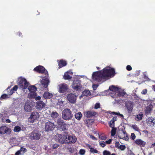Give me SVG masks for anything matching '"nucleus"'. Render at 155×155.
Returning <instances> with one entry per match:
<instances>
[{"mask_svg": "<svg viewBox=\"0 0 155 155\" xmlns=\"http://www.w3.org/2000/svg\"><path fill=\"white\" fill-rule=\"evenodd\" d=\"M115 74L114 68L106 67L102 70L94 72L92 75V78L94 81L100 82L114 77Z\"/></svg>", "mask_w": 155, "mask_h": 155, "instance_id": "1", "label": "nucleus"}, {"mask_svg": "<svg viewBox=\"0 0 155 155\" xmlns=\"http://www.w3.org/2000/svg\"><path fill=\"white\" fill-rule=\"evenodd\" d=\"M72 111L71 110L68 108L65 109L62 112V118L64 120H71L73 117Z\"/></svg>", "mask_w": 155, "mask_h": 155, "instance_id": "2", "label": "nucleus"}, {"mask_svg": "<svg viewBox=\"0 0 155 155\" xmlns=\"http://www.w3.org/2000/svg\"><path fill=\"white\" fill-rule=\"evenodd\" d=\"M55 127L54 123L50 121H48L45 124V131L49 132L53 130Z\"/></svg>", "mask_w": 155, "mask_h": 155, "instance_id": "3", "label": "nucleus"}, {"mask_svg": "<svg viewBox=\"0 0 155 155\" xmlns=\"http://www.w3.org/2000/svg\"><path fill=\"white\" fill-rule=\"evenodd\" d=\"M58 128L61 131H64L66 129L67 125L64 120L61 119H58L57 120Z\"/></svg>", "mask_w": 155, "mask_h": 155, "instance_id": "4", "label": "nucleus"}, {"mask_svg": "<svg viewBox=\"0 0 155 155\" xmlns=\"http://www.w3.org/2000/svg\"><path fill=\"white\" fill-rule=\"evenodd\" d=\"M68 133L65 132L63 134H60L57 135V140L59 143L62 144L66 143L67 137Z\"/></svg>", "mask_w": 155, "mask_h": 155, "instance_id": "5", "label": "nucleus"}, {"mask_svg": "<svg viewBox=\"0 0 155 155\" xmlns=\"http://www.w3.org/2000/svg\"><path fill=\"white\" fill-rule=\"evenodd\" d=\"M18 84L22 90H24L28 87L29 83L24 78H20L19 79Z\"/></svg>", "mask_w": 155, "mask_h": 155, "instance_id": "6", "label": "nucleus"}, {"mask_svg": "<svg viewBox=\"0 0 155 155\" xmlns=\"http://www.w3.org/2000/svg\"><path fill=\"white\" fill-rule=\"evenodd\" d=\"M34 70L40 74H44L45 76H48V72L47 71L43 66L39 65L34 69Z\"/></svg>", "mask_w": 155, "mask_h": 155, "instance_id": "7", "label": "nucleus"}, {"mask_svg": "<svg viewBox=\"0 0 155 155\" xmlns=\"http://www.w3.org/2000/svg\"><path fill=\"white\" fill-rule=\"evenodd\" d=\"M41 134L38 131L35 130L30 134V137L31 139L35 140H38L40 138Z\"/></svg>", "mask_w": 155, "mask_h": 155, "instance_id": "8", "label": "nucleus"}, {"mask_svg": "<svg viewBox=\"0 0 155 155\" xmlns=\"http://www.w3.org/2000/svg\"><path fill=\"white\" fill-rule=\"evenodd\" d=\"M39 114L37 112H33L31 114L30 117L28 119V121L30 123H33L34 121L39 118Z\"/></svg>", "mask_w": 155, "mask_h": 155, "instance_id": "9", "label": "nucleus"}, {"mask_svg": "<svg viewBox=\"0 0 155 155\" xmlns=\"http://www.w3.org/2000/svg\"><path fill=\"white\" fill-rule=\"evenodd\" d=\"M72 87V88L75 90L79 91L81 90L82 86L81 84L80 81L78 80H74Z\"/></svg>", "mask_w": 155, "mask_h": 155, "instance_id": "10", "label": "nucleus"}, {"mask_svg": "<svg viewBox=\"0 0 155 155\" xmlns=\"http://www.w3.org/2000/svg\"><path fill=\"white\" fill-rule=\"evenodd\" d=\"M58 91L60 93H63L66 92L68 89V85L65 83L60 84L58 85Z\"/></svg>", "mask_w": 155, "mask_h": 155, "instance_id": "11", "label": "nucleus"}, {"mask_svg": "<svg viewBox=\"0 0 155 155\" xmlns=\"http://www.w3.org/2000/svg\"><path fill=\"white\" fill-rule=\"evenodd\" d=\"M118 136L120 139H123L126 141L128 140L129 139V137L126 131L123 130H122L118 133Z\"/></svg>", "mask_w": 155, "mask_h": 155, "instance_id": "12", "label": "nucleus"}, {"mask_svg": "<svg viewBox=\"0 0 155 155\" xmlns=\"http://www.w3.org/2000/svg\"><path fill=\"white\" fill-rule=\"evenodd\" d=\"M11 129L8 128L5 126H2L0 127V134H10L11 133Z\"/></svg>", "mask_w": 155, "mask_h": 155, "instance_id": "13", "label": "nucleus"}, {"mask_svg": "<svg viewBox=\"0 0 155 155\" xmlns=\"http://www.w3.org/2000/svg\"><path fill=\"white\" fill-rule=\"evenodd\" d=\"M77 138L75 136H72L68 134L66 143H74L76 141Z\"/></svg>", "mask_w": 155, "mask_h": 155, "instance_id": "14", "label": "nucleus"}, {"mask_svg": "<svg viewBox=\"0 0 155 155\" xmlns=\"http://www.w3.org/2000/svg\"><path fill=\"white\" fill-rule=\"evenodd\" d=\"M76 96L73 94H69L67 96V99L68 101L72 103H74L76 100Z\"/></svg>", "mask_w": 155, "mask_h": 155, "instance_id": "15", "label": "nucleus"}, {"mask_svg": "<svg viewBox=\"0 0 155 155\" xmlns=\"http://www.w3.org/2000/svg\"><path fill=\"white\" fill-rule=\"evenodd\" d=\"M128 113L130 114L132 111L133 109V103L130 101L127 102L125 104Z\"/></svg>", "mask_w": 155, "mask_h": 155, "instance_id": "16", "label": "nucleus"}, {"mask_svg": "<svg viewBox=\"0 0 155 155\" xmlns=\"http://www.w3.org/2000/svg\"><path fill=\"white\" fill-rule=\"evenodd\" d=\"M97 114V113L95 111L88 110L85 111L84 113V115L87 118H90L94 116Z\"/></svg>", "mask_w": 155, "mask_h": 155, "instance_id": "17", "label": "nucleus"}, {"mask_svg": "<svg viewBox=\"0 0 155 155\" xmlns=\"http://www.w3.org/2000/svg\"><path fill=\"white\" fill-rule=\"evenodd\" d=\"M49 82V80L48 78L43 79L41 81V84L45 88L48 87Z\"/></svg>", "mask_w": 155, "mask_h": 155, "instance_id": "18", "label": "nucleus"}, {"mask_svg": "<svg viewBox=\"0 0 155 155\" xmlns=\"http://www.w3.org/2000/svg\"><path fill=\"white\" fill-rule=\"evenodd\" d=\"M45 106V104L41 101H38L36 102V107L37 109H42Z\"/></svg>", "mask_w": 155, "mask_h": 155, "instance_id": "19", "label": "nucleus"}, {"mask_svg": "<svg viewBox=\"0 0 155 155\" xmlns=\"http://www.w3.org/2000/svg\"><path fill=\"white\" fill-rule=\"evenodd\" d=\"M126 94L125 92L124 91H120L118 90L115 93V94L113 95L112 94V97L113 98L120 97H123Z\"/></svg>", "mask_w": 155, "mask_h": 155, "instance_id": "20", "label": "nucleus"}, {"mask_svg": "<svg viewBox=\"0 0 155 155\" xmlns=\"http://www.w3.org/2000/svg\"><path fill=\"white\" fill-rule=\"evenodd\" d=\"M57 62L58 64L59 68H61L66 66L67 64V61L63 59L60 60H58Z\"/></svg>", "mask_w": 155, "mask_h": 155, "instance_id": "21", "label": "nucleus"}, {"mask_svg": "<svg viewBox=\"0 0 155 155\" xmlns=\"http://www.w3.org/2000/svg\"><path fill=\"white\" fill-rule=\"evenodd\" d=\"M109 89L112 91V93H111V96H112V94H113V95L115 94V93L118 90V89L117 87H116L113 85L110 87H109Z\"/></svg>", "mask_w": 155, "mask_h": 155, "instance_id": "22", "label": "nucleus"}, {"mask_svg": "<svg viewBox=\"0 0 155 155\" xmlns=\"http://www.w3.org/2000/svg\"><path fill=\"white\" fill-rule=\"evenodd\" d=\"M147 123L148 124H150V126H153L155 123V120L152 117H149Z\"/></svg>", "mask_w": 155, "mask_h": 155, "instance_id": "23", "label": "nucleus"}, {"mask_svg": "<svg viewBox=\"0 0 155 155\" xmlns=\"http://www.w3.org/2000/svg\"><path fill=\"white\" fill-rule=\"evenodd\" d=\"M153 107V106L151 104H150L149 105L147 106L145 111L146 114H148L150 113L152 110Z\"/></svg>", "mask_w": 155, "mask_h": 155, "instance_id": "24", "label": "nucleus"}, {"mask_svg": "<svg viewBox=\"0 0 155 155\" xmlns=\"http://www.w3.org/2000/svg\"><path fill=\"white\" fill-rule=\"evenodd\" d=\"M135 143L137 145L142 147H144L145 145V143L143 141L140 139H137L135 140Z\"/></svg>", "mask_w": 155, "mask_h": 155, "instance_id": "25", "label": "nucleus"}, {"mask_svg": "<svg viewBox=\"0 0 155 155\" xmlns=\"http://www.w3.org/2000/svg\"><path fill=\"white\" fill-rule=\"evenodd\" d=\"M117 120V117H114L109 122V124L110 127H113L114 125V122Z\"/></svg>", "mask_w": 155, "mask_h": 155, "instance_id": "26", "label": "nucleus"}, {"mask_svg": "<svg viewBox=\"0 0 155 155\" xmlns=\"http://www.w3.org/2000/svg\"><path fill=\"white\" fill-rule=\"evenodd\" d=\"M44 97L46 99H49L52 96V94L48 92H45L43 95Z\"/></svg>", "mask_w": 155, "mask_h": 155, "instance_id": "27", "label": "nucleus"}, {"mask_svg": "<svg viewBox=\"0 0 155 155\" xmlns=\"http://www.w3.org/2000/svg\"><path fill=\"white\" fill-rule=\"evenodd\" d=\"M94 122V120H93L88 119L86 120L85 123L87 124V126L89 127Z\"/></svg>", "mask_w": 155, "mask_h": 155, "instance_id": "28", "label": "nucleus"}, {"mask_svg": "<svg viewBox=\"0 0 155 155\" xmlns=\"http://www.w3.org/2000/svg\"><path fill=\"white\" fill-rule=\"evenodd\" d=\"M91 94V93L89 90H85L82 92V96H88Z\"/></svg>", "mask_w": 155, "mask_h": 155, "instance_id": "29", "label": "nucleus"}, {"mask_svg": "<svg viewBox=\"0 0 155 155\" xmlns=\"http://www.w3.org/2000/svg\"><path fill=\"white\" fill-rule=\"evenodd\" d=\"M37 95V94L35 92H30L28 94V96L30 98H35Z\"/></svg>", "mask_w": 155, "mask_h": 155, "instance_id": "30", "label": "nucleus"}, {"mask_svg": "<svg viewBox=\"0 0 155 155\" xmlns=\"http://www.w3.org/2000/svg\"><path fill=\"white\" fill-rule=\"evenodd\" d=\"M75 118L78 120H80L82 116V115L80 112H78L75 114Z\"/></svg>", "mask_w": 155, "mask_h": 155, "instance_id": "31", "label": "nucleus"}, {"mask_svg": "<svg viewBox=\"0 0 155 155\" xmlns=\"http://www.w3.org/2000/svg\"><path fill=\"white\" fill-rule=\"evenodd\" d=\"M99 138L101 140H105L107 138L106 135L104 133L98 134Z\"/></svg>", "mask_w": 155, "mask_h": 155, "instance_id": "32", "label": "nucleus"}, {"mask_svg": "<svg viewBox=\"0 0 155 155\" xmlns=\"http://www.w3.org/2000/svg\"><path fill=\"white\" fill-rule=\"evenodd\" d=\"M28 89L30 92H34L37 90L36 87L33 85L29 86Z\"/></svg>", "mask_w": 155, "mask_h": 155, "instance_id": "33", "label": "nucleus"}, {"mask_svg": "<svg viewBox=\"0 0 155 155\" xmlns=\"http://www.w3.org/2000/svg\"><path fill=\"white\" fill-rule=\"evenodd\" d=\"M24 109L26 112H30L31 110V107L29 104H26L24 106Z\"/></svg>", "mask_w": 155, "mask_h": 155, "instance_id": "34", "label": "nucleus"}, {"mask_svg": "<svg viewBox=\"0 0 155 155\" xmlns=\"http://www.w3.org/2000/svg\"><path fill=\"white\" fill-rule=\"evenodd\" d=\"M71 78L72 77L69 75L68 72L65 73L64 76V78L65 80H69L71 79Z\"/></svg>", "mask_w": 155, "mask_h": 155, "instance_id": "35", "label": "nucleus"}, {"mask_svg": "<svg viewBox=\"0 0 155 155\" xmlns=\"http://www.w3.org/2000/svg\"><path fill=\"white\" fill-rule=\"evenodd\" d=\"M59 114L57 112H53L51 114V116L53 118H56L58 117Z\"/></svg>", "mask_w": 155, "mask_h": 155, "instance_id": "36", "label": "nucleus"}, {"mask_svg": "<svg viewBox=\"0 0 155 155\" xmlns=\"http://www.w3.org/2000/svg\"><path fill=\"white\" fill-rule=\"evenodd\" d=\"M112 127V128L111 132V136H114L116 134L117 129L116 128H114V127Z\"/></svg>", "mask_w": 155, "mask_h": 155, "instance_id": "37", "label": "nucleus"}, {"mask_svg": "<svg viewBox=\"0 0 155 155\" xmlns=\"http://www.w3.org/2000/svg\"><path fill=\"white\" fill-rule=\"evenodd\" d=\"M21 130V127L19 126H16L15 127L14 131L15 132H18L20 131Z\"/></svg>", "mask_w": 155, "mask_h": 155, "instance_id": "38", "label": "nucleus"}, {"mask_svg": "<svg viewBox=\"0 0 155 155\" xmlns=\"http://www.w3.org/2000/svg\"><path fill=\"white\" fill-rule=\"evenodd\" d=\"M19 150L22 153V154H23L24 153H25L27 151V150L25 149V148H24L23 147H21L20 149Z\"/></svg>", "mask_w": 155, "mask_h": 155, "instance_id": "39", "label": "nucleus"}, {"mask_svg": "<svg viewBox=\"0 0 155 155\" xmlns=\"http://www.w3.org/2000/svg\"><path fill=\"white\" fill-rule=\"evenodd\" d=\"M100 145L102 147H104L106 146L105 142L104 141H100L99 142Z\"/></svg>", "mask_w": 155, "mask_h": 155, "instance_id": "40", "label": "nucleus"}, {"mask_svg": "<svg viewBox=\"0 0 155 155\" xmlns=\"http://www.w3.org/2000/svg\"><path fill=\"white\" fill-rule=\"evenodd\" d=\"M90 152L92 153H98V151L97 150L94 149V148H92L90 150Z\"/></svg>", "mask_w": 155, "mask_h": 155, "instance_id": "41", "label": "nucleus"}, {"mask_svg": "<svg viewBox=\"0 0 155 155\" xmlns=\"http://www.w3.org/2000/svg\"><path fill=\"white\" fill-rule=\"evenodd\" d=\"M103 155H111V153L109 151L105 150L103 152Z\"/></svg>", "mask_w": 155, "mask_h": 155, "instance_id": "42", "label": "nucleus"}, {"mask_svg": "<svg viewBox=\"0 0 155 155\" xmlns=\"http://www.w3.org/2000/svg\"><path fill=\"white\" fill-rule=\"evenodd\" d=\"M85 150L83 149H80L79 152V154L81 155H84L85 154Z\"/></svg>", "mask_w": 155, "mask_h": 155, "instance_id": "43", "label": "nucleus"}, {"mask_svg": "<svg viewBox=\"0 0 155 155\" xmlns=\"http://www.w3.org/2000/svg\"><path fill=\"white\" fill-rule=\"evenodd\" d=\"M100 107V104L99 103H96L94 106V108L95 109H97Z\"/></svg>", "mask_w": 155, "mask_h": 155, "instance_id": "44", "label": "nucleus"}, {"mask_svg": "<svg viewBox=\"0 0 155 155\" xmlns=\"http://www.w3.org/2000/svg\"><path fill=\"white\" fill-rule=\"evenodd\" d=\"M8 97V95L5 94H4L1 95L0 97V99H5L7 98Z\"/></svg>", "mask_w": 155, "mask_h": 155, "instance_id": "45", "label": "nucleus"}, {"mask_svg": "<svg viewBox=\"0 0 155 155\" xmlns=\"http://www.w3.org/2000/svg\"><path fill=\"white\" fill-rule=\"evenodd\" d=\"M14 92V91L12 89H9V90L8 91V94L9 95H12Z\"/></svg>", "mask_w": 155, "mask_h": 155, "instance_id": "46", "label": "nucleus"}, {"mask_svg": "<svg viewBox=\"0 0 155 155\" xmlns=\"http://www.w3.org/2000/svg\"><path fill=\"white\" fill-rule=\"evenodd\" d=\"M132 127L133 129L135 130L136 131H139V128L137 127V126L136 125H133Z\"/></svg>", "mask_w": 155, "mask_h": 155, "instance_id": "47", "label": "nucleus"}, {"mask_svg": "<svg viewBox=\"0 0 155 155\" xmlns=\"http://www.w3.org/2000/svg\"><path fill=\"white\" fill-rule=\"evenodd\" d=\"M121 150H124L126 148V147L124 145H120L119 147V148Z\"/></svg>", "mask_w": 155, "mask_h": 155, "instance_id": "48", "label": "nucleus"}, {"mask_svg": "<svg viewBox=\"0 0 155 155\" xmlns=\"http://www.w3.org/2000/svg\"><path fill=\"white\" fill-rule=\"evenodd\" d=\"M136 136L134 133H132L131 134L130 138L132 140H134Z\"/></svg>", "mask_w": 155, "mask_h": 155, "instance_id": "49", "label": "nucleus"}, {"mask_svg": "<svg viewBox=\"0 0 155 155\" xmlns=\"http://www.w3.org/2000/svg\"><path fill=\"white\" fill-rule=\"evenodd\" d=\"M59 145L57 143H55L54 144V145L52 146V148L54 149H55L57 148L58 147Z\"/></svg>", "mask_w": 155, "mask_h": 155, "instance_id": "50", "label": "nucleus"}, {"mask_svg": "<svg viewBox=\"0 0 155 155\" xmlns=\"http://www.w3.org/2000/svg\"><path fill=\"white\" fill-rule=\"evenodd\" d=\"M126 69L128 71H130L132 70V68L130 65H128L126 67Z\"/></svg>", "mask_w": 155, "mask_h": 155, "instance_id": "51", "label": "nucleus"}, {"mask_svg": "<svg viewBox=\"0 0 155 155\" xmlns=\"http://www.w3.org/2000/svg\"><path fill=\"white\" fill-rule=\"evenodd\" d=\"M147 92V89H144L141 92V94H146Z\"/></svg>", "mask_w": 155, "mask_h": 155, "instance_id": "52", "label": "nucleus"}, {"mask_svg": "<svg viewBox=\"0 0 155 155\" xmlns=\"http://www.w3.org/2000/svg\"><path fill=\"white\" fill-rule=\"evenodd\" d=\"M120 143L119 142H116L115 144V147L119 148Z\"/></svg>", "mask_w": 155, "mask_h": 155, "instance_id": "53", "label": "nucleus"}, {"mask_svg": "<svg viewBox=\"0 0 155 155\" xmlns=\"http://www.w3.org/2000/svg\"><path fill=\"white\" fill-rule=\"evenodd\" d=\"M112 141V139H109L108 140H107L105 142V143L107 144H110L111 143Z\"/></svg>", "mask_w": 155, "mask_h": 155, "instance_id": "54", "label": "nucleus"}, {"mask_svg": "<svg viewBox=\"0 0 155 155\" xmlns=\"http://www.w3.org/2000/svg\"><path fill=\"white\" fill-rule=\"evenodd\" d=\"M21 154L22 153L19 150L17 151L15 153V155H21Z\"/></svg>", "mask_w": 155, "mask_h": 155, "instance_id": "55", "label": "nucleus"}, {"mask_svg": "<svg viewBox=\"0 0 155 155\" xmlns=\"http://www.w3.org/2000/svg\"><path fill=\"white\" fill-rule=\"evenodd\" d=\"M18 87L17 85H15L13 88H12V90L14 91H16L18 89Z\"/></svg>", "mask_w": 155, "mask_h": 155, "instance_id": "56", "label": "nucleus"}, {"mask_svg": "<svg viewBox=\"0 0 155 155\" xmlns=\"http://www.w3.org/2000/svg\"><path fill=\"white\" fill-rule=\"evenodd\" d=\"M90 137L94 140H97V139L96 137H95L94 136L92 135H90Z\"/></svg>", "mask_w": 155, "mask_h": 155, "instance_id": "57", "label": "nucleus"}, {"mask_svg": "<svg viewBox=\"0 0 155 155\" xmlns=\"http://www.w3.org/2000/svg\"><path fill=\"white\" fill-rule=\"evenodd\" d=\"M41 97L39 96H38L36 97H35V99L36 101H37V100L40 101V100L41 99Z\"/></svg>", "mask_w": 155, "mask_h": 155, "instance_id": "58", "label": "nucleus"}, {"mask_svg": "<svg viewBox=\"0 0 155 155\" xmlns=\"http://www.w3.org/2000/svg\"><path fill=\"white\" fill-rule=\"evenodd\" d=\"M87 147H88L89 149H90V150H91V148H93L89 144H87Z\"/></svg>", "mask_w": 155, "mask_h": 155, "instance_id": "59", "label": "nucleus"}, {"mask_svg": "<svg viewBox=\"0 0 155 155\" xmlns=\"http://www.w3.org/2000/svg\"><path fill=\"white\" fill-rule=\"evenodd\" d=\"M97 86H96L95 85H93V90H95L96 89Z\"/></svg>", "mask_w": 155, "mask_h": 155, "instance_id": "60", "label": "nucleus"}, {"mask_svg": "<svg viewBox=\"0 0 155 155\" xmlns=\"http://www.w3.org/2000/svg\"><path fill=\"white\" fill-rule=\"evenodd\" d=\"M17 35L19 36H21L22 35V34L21 32H18L17 33Z\"/></svg>", "mask_w": 155, "mask_h": 155, "instance_id": "61", "label": "nucleus"}, {"mask_svg": "<svg viewBox=\"0 0 155 155\" xmlns=\"http://www.w3.org/2000/svg\"><path fill=\"white\" fill-rule=\"evenodd\" d=\"M6 123H10L11 122V121L9 119H7L5 121Z\"/></svg>", "mask_w": 155, "mask_h": 155, "instance_id": "62", "label": "nucleus"}, {"mask_svg": "<svg viewBox=\"0 0 155 155\" xmlns=\"http://www.w3.org/2000/svg\"><path fill=\"white\" fill-rule=\"evenodd\" d=\"M119 116H120L121 117H122V118H123L124 117V116L123 114H119Z\"/></svg>", "mask_w": 155, "mask_h": 155, "instance_id": "63", "label": "nucleus"}, {"mask_svg": "<svg viewBox=\"0 0 155 155\" xmlns=\"http://www.w3.org/2000/svg\"><path fill=\"white\" fill-rule=\"evenodd\" d=\"M119 114H120V113L119 112H118V113L116 112L115 115H119Z\"/></svg>", "mask_w": 155, "mask_h": 155, "instance_id": "64", "label": "nucleus"}]
</instances>
